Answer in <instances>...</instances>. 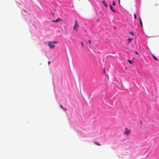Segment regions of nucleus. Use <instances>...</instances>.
<instances>
[{"mask_svg":"<svg viewBox=\"0 0 159 159\" xmlns=\"http://www.w3.org/2000/svg\"><path fill=\"white\" fill-rule=\"evenodd\" d=\"M57 43V41L49 42L48 45L49 47L50 48L52 49L53 48L55 47V45L54 44H56Z\"/></svg>","mask_w":159,"mask_h":159,"instance_id":"f257e3e1","label":"nucleus"},{"mask_svg":"<svg viewBox=\"0 0 159 159\" xmlns=\"http://www.w3.org/2000/svg\"><path fill=\"white\" fill-rule=\"evenodd\" d=\"M131 132V130H129L127 127L125 128V131L124 132V134L126 135H128Z\"/></svg>","mask_w":159,"mask_h":159,"instance_id":"f03ea898","label":"nucleus"},{"mask_svg":"<svg viewBox=\"0 0 159 159\" xmlns=\"http://www.w3.org/2000/svg\"><path fill=\"white\" fill-rule=\"evenodd\" d=\"M78 27V25L77 24V20L75 21V23L74 25L73 29L76 31L77 30V28Z\"/></svg>","mask_w":159,"mask_h":159,"instance_id":"7ed1b4c3","label":"nucleus"},{"mask_svg":"<svg viewBox=\"0 0 159 159\" xmlns=\"http://www.w3.org/2000/svg\"><path fill=\"white\" fill-rule=\"evenodd\" d=\"M62 20V19L61 18H57L56 20H52V22H53L56 23V22H58L59 21H61Z\"/></svg>","mask_w":159,"mask_h":159,"instance_id":"20e7f679","label":"nucleus"},{"mask_svg":"<svg viewBox=\"0 0 159 159\" xmlns=\"http://www.w3.org/2000/svg\"><path fill=\"white\" fill-rule=\"evenodd\" d=\"M109 7H110V9L112 11H113L114 12H115V13H116V11L113 8V7H112V6L111 5H109Z\"/></svg>","mask_w":159,"mask_h":159,"instance_id":"39448f33","label":"nucleus"},{"mask_svg":"<svg viewBox=\"0 0 159 159\" xmlns=\"http://www.w3.org/2000/svg\"><path fill=\"white\" fill-rule=\"evenodd\" d=\"M102 3L104 4V5L106 7H107V4L105 2V1L104 0H103V1H102Z\"/></svg>","mask_w":159,"mask_h":159,"instance_id":"423d86ee","label":"nucleus"},{"mask_svg":"<svg viewBox=\"0 0 159 159\" xmlns=\"http://www.w3.org/2000/svg\"><path fill=\"white\" fill-rule=\"evenodd\" d=\"M60 107L61 109H62L64 111H66L67 110L66 108H64L62 106V105H60Z\"/></svg>","mask_w":159,"mask_h":159,"instance_id":"0eeeda50","label":"nucleus"},{"mask_svg":"<svg viewBox=\"0 0 159 159\" xmlns=\"http://www.w3.org/2000/svg\"><path fill=\"white\" fill-rule=\"evenodd\" d=\"M139 21H140L141 26V27L142 28L143 27V25L142 21V20H141V18L140 17H139Z\"/></svg>","mask_w":159,"mask_h":159,"instance_id":"6e6552de","label":"nucleus"},{"mask_svg":"<svg viewBox=\"0 0 159 159\" xmlns=\"http://www.w3.org/2000/svg\"><path fill=\"white\" fill-rule=\"evenodd\" d=\"M94 143L96 144V145H98V146H100L101 145L100 143H98V142H94Z\"/></svg>","mask_w":159,"mask_h":159,"instance_id":"1a4fd4ad","label":"nucleus"},{"mask_svg":"<svg viewBox=\"0 0 159 159\" xmlns=\"http://www.w3.org/2000/svg\"><path fill=\"white\" fill-rule=\"evenodd\" d=\"M133 39V38H129L128 40L129 41V43H130V41Z\"/></svg>","mask_w":159,"mask_h":159,"instance_id":"9d476101","label":"nucleus"},{"mask_svg":"<svg viewBox=\"0 0 159 159\" xmlns=\"http://www.w3.org/2000/svg\"><path fill=\"white\" fill-rule=\"evenodd\" d=\"M152 56L154 57V59L156 60V61H158V59L155 56H154L153 55H152Z\"/></svg>","mask_w":159,"mask_h":159,"instance_id":"9b49d317","label":"nucleus"},{"mask_svg":"<svg viewBox=\"0 0 159 159\" xmlns=\"http://www.w3.org/2000/svg\"><path fill=\"white\" fill-rule=\"evenodd\" d=\"M128 61L130 64H132V61L131 60H128Z\"/></svg>","mask_w":159,"mask_h":159,"instance_id":"f8f14e48","label":"nucleus"},{"mask_svg":"<svg viewBox=\"0 0 159 159\" xmlns=\"http://www.w3.org/2000/svg\"><path fill=\"white\" fill-rule=\"evenodd\" d=\"M112 5H114V6H115L116 5V4H115V2L114 1H113L112 2Z\"/></svg>","mask_w":159,"mask_h":159,"instance_id":"ddd939ff","label":"nucleus"},{"mask_svg":"<svg viewBox=\"0 0 159 159\" xmlns=\"http://www.w3.org/2000/svg\"><path fill=\"white\" fill-rule=\"evenodd\" d=\"M106 72V71L105 70V68H104L103 69V73L105 74Z\"/></svg>","mask_w":159,"mask_h":159,"instance_id":"4468645a","label":"nucleus"},{"mask_svg":"<svg viewBox=\"0 0 159 159\" xmlns=\"http://www.w3.org/2000/svg\"><path fill=\"white\" fill-rule=\"evenodd\" d=\"M134 18L135 19H136L137 17H136V14H134Z\"/></svg>","mask_w":159,"mask_h":159,"instance_id":"2eb2a0df","label":"nucleus"},{"mask_svg":"<svg viewBox=\"0 0 159 159\" xmlns=\"http://www.w3.org/2000/svg\"><path fill=\"white\" fill-rule=\"evenodd\" d=\"M100 20L98 18L97 19H96V21L97 22H98Z\"/></svg>","mask_w":159,"mask_h":159,"instance_id":"dca6fc26","label":"nucleus"},{"mask_svg":"<svg viewBox=\"0 0 159 159\" xmlns=\"http://www.w3.org/2000/svg\"><path fill=\"white\" fill-rule=\"evenodd\" d=\"M130 34H132L133 35H134V33H133V32H130Z\"/></svg>","mask_w":159,"mask_h":159,"instance_id":"f3484780","label":"nucleus"},{"mask_svg":"<svg viewBox=\"0 0 159 159\" xmlns=\"http://www.w3.org/2000/svg\"><path fill=\"white\" fill-rule=\"evenodd\" d=\"M88 42H89V44L91 43V40H89Z\"/></svg>","mask_w":159,"mask_h":159,"instance_id":"a211bd4d","label":"nucleus"},{"mask_svg":"<svg viewBox=\"0 0 159 159\" xmlns=\"http://www.w3.org/2000/svg\"><path fill=\"white\" fill-rule=\"evenodd\" d=\"M135 53L139 55V53L137 52H135Z\"/></svg>","mask_w":159,"mask_h":159,"instance_id":"6ab92c4d","label":"nucleus"},{"mask_svg":"<svg viewBox=\"0 0 159 159\" xmlns=\"http://www.w3.org/2000/svg\"><path fill=\"white\" fill-rule=\"evenodd\" d=\"M81 44L82 46L83 47V43L82 42H81Z\"/></svg>","mask_w":159,"mask_h":159,"instance_id":"aec40b11","label":"nucleus"},{"mask_svg":"<svg viewBox=\"0 0 159 159\" xmlns=\"http://www.w3.org/2000/svg\"><path fill=\"white\" fill-rule=\"evenodd\" d=\"M23 11H24L25 12H26V13H27V11H26L25 10H23Z\"/></svg>","mask_w":159,"mask_h":159,"instance_id":"412c9836","label":"nucleus"},{"mask_svg":"<svg viewBox=\"0 0 159 159\" xmlns=\"http://www.w3.org/2000/svg\"><path fill=\"white\" fill-rule=\"evenodd\" d=\"M48 65H49L50 64V61H48Z\"/></svg>","mask_w":159,"mask_h":159,"instance_id":"4be33fe9","label":"nucleus"},{"mask_svg":"<svg viewBox=\"0 0 159 159\" xmlns=\"http://www.w3.org/2000/svg\"><path fill=\"white\" fill-rule=\"evenodd\" d=\"M120 0H119V2H120Z\"/></svg>","mask_w":159,"mask_h":159,"instance_id":"5701e85b","label":"nucleus"}]
</instances>
